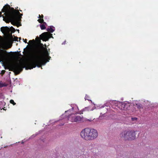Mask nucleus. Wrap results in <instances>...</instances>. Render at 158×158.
<instances>
[{
  "instance_id": "17",
  "label": "nucleus",
  "mask_w": 158,
  "mask_h": 158,
  "mask_svg": "<svg viewBox=\"0 0 158 158\" xmlns=\"http://www.w3.org/2000/svg\"><path fill=\"white\" fill-rule=\"evenodd\" d=\"M71 106L72 107V109H78V106L76 105H72Z\"/></svg>"
},
{
  "instance_id": "5",
  "label": "nucleus",
  "mask_w": 158,
  "mask_h": 158,
  "mask_svg": "<svg viewBox=\"0 0 158 158\" xmlns=\"http://www.w3.org/2000/svg\"><path fill=\"white\" fill-rule=\"evenodd\" d=\"M122 102L116 101H110V102H107L103 105L99 106L100 108H105L106 109H109L112 108L113 109H121V108Z\"/></svg>"
},
{
  "instance_id": "36",
  "label": "nucleus",
  "mask_w": 158,
  "mask_h": 158,
  "mask_svg": "<svg viewBox=\"0 0 158 158\" xmlns=\"http://www.w3.org/2000/svg\"><path fill=\"white\" fill-rule=\"evenodd\" d=\"M4 108H5V107H4V108H2V109H4Z\"/></svg>"
},
{
  "instance_id": "41",
  "label": "nucleus",
  "mask_w": 158,
  "mask_h": 158,
  "mask_svg": "<svg viewBox=\"0 0 158 158\" xmlns=\"http://www.w3.org/2000/svg\"><path fill=\"white\" fill-rule=\"evenodd\" d=\"M18 31H19V30H18Z\"/></svg>"
},
{
  "instance_id": "33",
  "label": "nucleus",
  "mask_w": 158,
  "mask_h": 158,
  "mask_svg": "<svg viewBox=\"0 0 158 158\" xmlns=\"http://www.w3.org/2000/svg\"><path fill=\"white\" fill-rule=\"evenodd\" d=\"M94 106H95L94 104ZM96 108V107L95 106H94V108L93 107V109H95V108Z\"/></svg>"
},
{
  "instance_id": "15",
  "label": "nucleus",
  "mask_w": 158,
  "mask_h": 158,
  "mask_svg": "<svg viewBox=\"0 0 158 158\" xmlns=\"http://www.w3.org/2000/svg\"><path fill=\"white\" fill-rule=\"evenodd\" d=\"M131 121L133 122V123H136L138 118L136 117H132L131 118Z\"/></svg>"
},
{
  "instance_id": "2",
  "label": "nucleus",
  "mask_w": 158,
  "mask_h": 158,
  "mask_svg": "<svg viewBox=\"0 0 158 158\" xmlns=\"http://www.w3.org/2000/svg\"><path fill=\"white\" fill-rule=\"evenodd\" d=\"M12 10L11 11L9 15L8 19H3V20L6 23H9L10 22L14 26L19 27L21 26L20 22L22 18V14H21L18 10H15L13 8H11Z\"/></svg>"
},
{
  "instance_id": "1",
  "label": "nucleus",
  "mask_w": 158,
  "mask_h": 158,
  "mask_svg": "<svg viewBox=\"0 0 158 158\" xmlns=\"http://www.w3.org/2000/svg\"><path fill=\"white\" fill-rule=\"evenodd\" d=\"M44 49L43 44L40 43L33 49L32 53L34 60L32 61L26 62L24 66H23L22 64L18 63L12 64L10 65V70L15 71L17 74H18L23 70V68L24 67L26 69H31L36 66L39 68L41 67L42 65L45 64L46 61H49L48 60L47 61V58H45L43 54Z\"/></svg>"
},
{
  "instance_id": "8",
  "label": "nucleus",
  "mask_w": 158,
  "mask_h": 158,
  "mask_svg": "<svg viewBox=\"0 0 158 158\" xmlns=\"http://www.w3.org/2000/svg\"><path fill=\"white\" fill-rule=\"evenodd\" d=\"M40 37L41 40H42L43 41H46L52 37V34L48 32H44L40 35Z\"/></svg>"
},
{
  "instance_id": "35",
  "label": "nucleus",
  "mask_w": 158,
  "mask_h": 158,
  "mask_svg": "<svg viewBox=\"0 0 158 158\" xmlns=\"http://www.w3.org/2000/svg\"><path fill=\"white\" fill-rule=\"evenodd\" d=\"M4 110H6V109H3Z\"/></svg>"
},
{
  "instance_id": "7",
  "label": "nucleus",
  "mask_w": 158,
  "mask_h": 158,
  "mask_svg": "<svg viewBox=\"0 0 158 158\" xmlns=\"http://www.w3.org/2000/svg\"><path fill=\"white\" fill-rule=\"evenodd\" d=\"M12 52H11L8 53L6 50L0 49V62L5 60L6 59L8 54H12Z\"/></svg>"
},
{
  "instance_id": "23",
  "label": "nucleus",
  "mask_w": 158,
  "mask_h": 158,
  "mask_svg": "<svg viewBox=\"0 0 158 158\" xmlns=\"http://www.w3.org/2000/svg\"><path fill=\"white\" fill-rule=\"evenodd\" d=\"M44 17V15H39V18H40V19H43Z\"/></svg>"
},
{
  "instance_id": "19",
  "label": "nucleus",
  "mask_w": 158,
  "mask_h": 158,
  "mask_svg": "<svg viewBox=\"0 0 158 158\" xmlns=\"http://www.w3.org/2000/svg\"><path fill=\"white\" fill-rule=\"evenodd\" d=\"M29 42L32 45H33L34 43L35 40L34 39L32 40H30L29 41Z\"/></svg>"
},
{
  "instance_id": "11",
  "label": "nucleus",
  "mask_w": 158,
  "mask_h": 158,
  "mask_svg": "<svg viewBox=\"0 0 158 158\" xmlns=\"http://www.w3.org/2000/svg\"><path fill=\"white\" fill-rule=\"evenodd\" d=\"M10 6L9 5L6 4L4 6L2 10V11L5 12H8L9 11Z\"/></svg>"
},
{
  "instance_id": "42",
  "label": "nucleus",
  "mask_w": 158,
  "mask_h": 158,
  "mask_svg": "<svg viewBox=\"0 0 158 158\" xmlns=\"http://www.w3.org/2000/svg\"><path fill=\"white\" fill-rule=\"evenodd\" d=\"M11 37H12V38H13V37H12V35H11Z\"/></svg>"
},
{
  "instance_id": "29",
  "label": "nucleus",
  "mask_w": 158,
  "mask_h": 158,
  "mask_svg": "<svg viewBox=\"0 0 158 158\" xmlns=\"http://www.w3.org/2000/svg\"><path fill=\"white\" fill-rule=\"evenodd\" d=\"M43 23V24H44L45 25H46V22H45L44 21V22H43V23Z\"/></svg>"
},
{
  "instance_id": "16",
  "label": "nucleus",
  "mask_w": 158,
  "mask_h": 158,
  "mask_svg": "<svg viewBox=\"0 0 158 158\" xmlns=\"http://www.w3.org/2000/svg\"><path fill=\"white\" fill-rule=\"evenodd\" d=\"M40 27L42 30H44L46 29V27L44 24H40Z\"/></svg>"
},
{
  "instance_id": "25",
  "label": "nucleus",
  "mask_w": 158,
  "mask_h": 158,
  "mask_svg": "<svg viewBox=\"0 0 158 158\" xmlns=\"http://www.w3.org/2000/svg\"><path fill=\"white\" fill-rule=\"evenodd\" d=\"M45 54H46L47 56H48V55H49V54L48 53V51H47V49L46 50V51L45 52Z\"/></svg>"
},
{
  "instance_id": "39",
  "label": "nucleus",
  "mask_w": 158,
  "mask_h": 158,
  "mask_svg": "<svg viewBox=\"0 0 158 158\" xmlns=\"http://www.w3.org/2000/svg\"><path fill=\"white\" fill-rule=\"evenodd\" d=\"M7 146H6V147H5L4 148H6Z\"/></svg>"
},
{
  "instance_id": "22",
  "label": "nucleus",
  "mask_w": 158,
  "mask_h": 158,
  "mask_svg": "<svg viewBox=\"0 0 158 158\" xmlns=\"http://www.w3.org/2000/svg\"><path fill=\"white\" fill-rule=\"evenodd\" d=\"M18 38L17 36H14V40L15 41H18Z\"/></svg>"
},
{
  "instance_id": "4",
  "label": "nucleus",
  "mask_w": 158,
  "mask_h": 158,
  "mask_svg": "<svg viewBox=\"0 0 158 158\" xmlns=\"http://www.w3.org/2000/svg\"><path fill=\"white\" fill-rule=\"evenodd\" d=\"M120 136L125 140H133L136 138L135 132L133 130L124 131L120 134Z\"/></svg>"
},
{
  "instance_id": "26",
  "label": "nucleus",
  "mask_w": 158,
  "mask_h": 158,
  "mask_svg": "<svg viewBox=\"0 0 158 158\" xmlns=\"http://www.w3.org/2000/svg\"><path fill=\"white\" fill-rule=\"evenodd\" d=\"M118 158H124V157L123 156H122L118 155Z\"/></svg>"
},
{
  "instance_id": "14",
  "label": "nucleus",
  "mask_w": 158,
  "mask_h": 158,
  "mask_svg": "<svg viewBox=\"0 0 158 158\" xmlns=\"http://www.w3.org/2000/svg\"><path fill=\"white\" fill-rule=\"evenodd\" d=\"M7 85L6 83H2V81L0 82V88L6 86Z\"/></svg>"
},
{
  "instance_id": "13",
  "label": "nucleus",
  "mask_w": 158,
  "mask_h": 158,
  "mask_svg": "<svg viewBox=\"0 0 158 158\" xmlns=\"http://www.w3.org/2000/svg\"><path fill=\"white\" fill-rule=\"evenodd\" d=\"M135 106L137 107L138 109H140L142 108V105L139 102H137L135 103Z\"/></svg>"
},
{
  "instance_id": "43",
  "label": "nucleus",
  "mask_w": 158,
  "mask_h": 158,
  "mask_svg": "<svg viewBox=\"0 0 158 158\" xmlns=\"http://www.w3.org/2000/svg\"><path fill=\"white\" fill-rule=\"evenodd\" d=\"M1 14V12H0V14Z\"/></svg>"
},
{
  "instance_id": "28",
  "label": "nucleus",
  "mask_w": 158,
  "mask_h": 158,
  "mask_svg": "<svg viewBox=\"0 0 158 158\" xmlns=\"http://www.w3.org/2000/svg\"><path fill=\"white\" fill-rule=\"evenodd\" d=\"M24 42L25 43H27V40L26 39H25L24 40Z\"/></svg>"
},
{
  "instance_id": "18",
  "label": "nucleus",
  "mask_w": 158,
  "mask_h": 158,
  "mask_svg": "<svg viewBox=\"0 0 158 158\" xmlns=\"http://www.w3.org/2000/svg\"><path fill=\"white\" fill-rule=\"evenodd\" d=\"M44 19H39L38 20V21L40 23H43L44 22Z\"/></svg>"
},
{
  "instance_id": "40",
  "label": "nucleus",
  "mask_w": 158,
  "mask_h": 158,
  "mask_svg": "<svg viewBox=\"0 0 158 158\" xmlns=\"http://www.w3.org/2000/svg\"><path fill=\"white\" fill-rule=\"evenodd\" d=\"M20 11H22V10H20Z\"/></svg>"
},
{
  "instance_id": "6",
  "label": "nucleus",
  "mask_w": 158,
  "mask_h": 158,
  "mask_svg": "<svg viewBox=\"0 0 158 158\" xmlns=\"http://www.w3.org/2000/svg\"><path fill=\"white\" fill-rule=\"evenodd\" d=\"M81 111L77 112L75 114H72L69 116L68 119L71 121L72 122H76L79 123L83 122V116L81 117L79 115H77V114H82V112H81Z\"/></svg>"
},
{
  "instance_id": "38",
  "label": "nucleus",
  "mask_w": 158,
  "mask_h": 158,
  "mask_svg": "<svg viewBox=\"0 0 158 158\" xmlns=\"http://www.w3.org/2000/svg\"><path fill=\"white\" fill-rule=\"evenodd\" d=\"M64 125V124H62L61 126H62V125Z\"/></svg>"
},
{
  "instance_id": "10",
  "label": "nucleus",
  "mask_w": 158,
  "mask_h": 158,
  "mask_svg": "<svg viewBox=\"0 0 158 158\" xmlns=\"http://www.w3.org/2000/svg\"><path fill=\"white\" fill-rule=\"evenodd\" d=\"M1 31L3 33H8L10 32V29L7 27H2L1 28Z\"/></svg>"
},
{
  "instance_id": "31",
  "label": "nucleus",
  "mask_w": 158,
  "mask_h": 158,
  "mask_svg": "<svg viewBox=\"0 0 158 158\" xmlns=\"http://www.w3.org/2000/svg\"><path fill=\"white\" fill-rule=\"evenodd\" d=\"M101 114H102V115H104L105 114V113L103 114L102 113H101Z\"/></svg>"
},
{
  "instance_id": "9",
  "label": "nucleus",
  "mask_w": 158,
  "mask_h": 158,
  "mask_svg": "<svg viewBox=\"0 0 158 158\" xmlns=\"http://www.w3.org/2000/svg\"><path fill=\"white\" fill-rule=\"evenodd\" d=\"M132 105L128 102H122L121 108V109H128L132 108Z\"/></svg>"
},
{
  "instance_id": "37",
  "label": "nucleus",
  "mask_w": 158,
  "mask_h": 158,
  "mask_svg": "<svg viewBox=\"0 0 158 158\" xmlns=\"http://www.w3.org/2000/svg\"><path fill=\"white\" fill-rule=\"evenodd\" d=\"M123 110H125V109H123Z\"/></svg>"
},
{
  "instance_id": "27",
  "label": "nucleus",
  "mask_w": 158,
  "mask_h": 158,
  "mask_svg": "<svg viewBox=\"0 0 158 158\" xmlns=\"http://www.w3.org/2000/svg\"><path fill=\"white\" fill-rule=\"evenodd\" d=\"M88 96H87V95H86L85 97V100L87 99V100H89V99H88Z\"/></svg>"
},
{
  "instance_id": "30",
  "label": "nucleus",
  "mask_w": 158,
  "mask_h": 158,
  "mask_svg": "<svg viewBox=\"0 0 158 158\" xmlns=\"http://www.w3.org/2000/svg\"><path fill=\"white\" fill-rule=\"evenodd\" d=\"M85 121H92V120H89V119H86V120H85Z\"/></svg>"
},
{
  "instance_id": "32",
  "label": "nucleus",
  "mask_w": 158,
  "mask_h": 158,
  "mask_svg": "<svg viewBox=\"0 0 158 158\" xmlns=\"http://www.w3.org/2000/svg\"><path fill=\"white\" fill-rule=\"evenodd\" d=\"M35 135H32V137H35Z\"/></svg>"
},
{
  "instance_id": "21",
  "label": "nucleus",
  "mask_w": 158,
  "mask_h": 158,
  "mask_svg": "<svg viewBox=\"0 0 158 158\" xmlns=\"http://www.w3.org/2000/svg\"><path fill=\"white\" fill-rule=\"evenodd\" d=\"M10 28L12 32H14L15 31V29L13 27H11Z\"/></svg>"
},
{
  "instance_id": "12",
  "label": "nucleus",
  "mask_w": 158,
  "mask_h": 158,
  "mask_svg": "<svg viewBox=\"0 0 158 158\" xmlns=\"http://www.w3.org/2000/svg\"><path fill=\"white\" fill-rule=\"evenodd\" d=\"M55 30V27L53 26H51L49 28H48L47 30L50 33H52Z\"/></svg>"
},
{
  "instance_id": "24",
  "label": "nucleus",
  "mask_w": 158,
  "mask_h": 158,
  "mask_svg": "<svg viewBox=\"0 0 158 158\" xmlns=\"http://www.w3.org/2000/svg\"><path fill=\"white\" fill-rule=\"evenodd\" d=\"M6 71L5 70H2L1 71V74L2 75H3L5 72Z\"/></svg>"
},
{
  "instance_id": "20",
  "label": "nucleus",
  "mask_w": 158,
  "mask_h": 158,
  "mask_svg": "<svg viewBox=\"0 0 158 158\" xmlns=\"http://www.w3.org/2000/svg\"><path fill=\"white\" fill-rule=\"evenodd\" d=\"M10 103L13 104L14 105H15L16 104V103L12 99L10 100Z\"/></svg>"
},
{
  "instance_id": "3",
  "label": "nucleus",
  "mask_w": 158,
  "mask_h": 158,
  "mask_svg": "<svg viewBox=\"0 0 158 158\" xmlns=\"http://www.w3.org/2000/svg\"><path fill=\"white\" fill-rule=\"evenodd\" d=\"M80 135L83 139L86 141H92L98 137V133L97 130L95 129L86 128L82 130Z\"/></svg>"
},
{
  "instance_id": "34",
  "label": "nucleus",
  "mask_w": 158,
  "mask_h": 158,
  "mask_svg": "<svg viewBox=\"0 0 158 158\" xmlns=\"http://www.w3.org/2000/svg\"><path fill=\"white\" fill-rule=\"evenodd\" d=\"M19 40H21V37L19 38Z\"/></svg>"
}]
</instances>
